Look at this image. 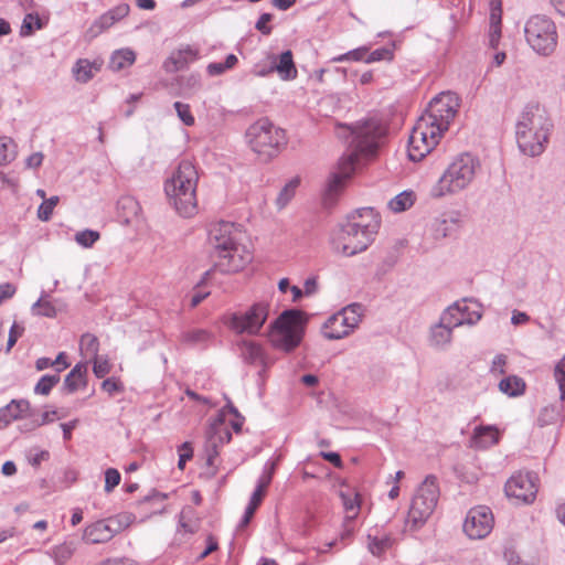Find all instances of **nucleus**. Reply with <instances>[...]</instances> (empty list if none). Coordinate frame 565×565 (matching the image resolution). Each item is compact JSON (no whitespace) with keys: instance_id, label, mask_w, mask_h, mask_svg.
Here are the masks:
<instances>
[{"instance_id":"nucleus-7","label":"nucleus","mask_w":565,"mask_h":565,"mask_svg":"<svg viewBox=\"0 0 565 565\" xmlns=\"http://www.w3.org/2000/svg\"><path fill=\"white\" fill-rule=\"evenodd\" d=\"M306 317L298 309L282 311L268 328V338L271 344L279 350L290 352L301 342Z\"/></svg>"},{"instance_id":"nucleus-57","label":"nucleus","mask_w":565,"mask_h":565,"mask_svg":"<svg viewBox=\"0 0 565 565\" xmlns=\"http://www.w3.org/2000/svg\"><path fill=\"white\" fill-rule=\"evenodd\" d=\"M180 455H179V462H178V467L179 469H183L184 466H185V462L192 458L193 456V450H192V447L190 445V443L185 441L183 443L181 446H180Z\"/></svg>"},{"instance_id":"nucleus-18","label":"nucleus","mask_w":565,"mask_h":565,"mask_svg":"<svg viewBox=\"0 0 565 565\" xmlns=\"http://www.w3.org/2000/svg\"><path fill=\"white\" fill-rule=\"evenodd\" d=\"M107 521L98 520L84 529L83 540L88 544H103L109 542L114 535Z\"/></svg>"},{"instance_id":"nucleus-27","label":"nucleus","mask_w":565,"mask_h":565,"mask_svg":"<svg viewBox=\"0 0 565 565\" xmlns=\"http://www.w3.org/2000/svg\"><path fill=\"white\" fill-rule=\"evenodd\" d=\"M465 310H467V306H461L456 302L443 312L440 319L443 320V323L454 330V328L465 324Z\"/></svg>"},{"instance_id":"nucleus-45","label":"nucleus","mask_w":565,"mask_h":565,"mask_svg":"<svg viewBox=\"0 0 565 565\" xmlns=\"http://www.w3.org/2000/svg\"><path fill=\"white\" fill-rule=\"evenodd\" d=\"M42 29V22L36 14L28 13L22 22L20 34L22 36H28L32 34L33 30Z\"/></svg>"},{"instance_id":"nucleus-25","label":"nucleus","mask_w":565,"mask_h":565,"mask_svg":"<svg viewBox=\"0 0 565 565\" xmlns=\"http://www.w3.org/2000/svg\"><path fill=\"white\" fill-rule=\"evenodd\" d=\"M212 337V333L205 329H189L180 334V341L188 347H205Z\"/></svg>"},{"instance_id":"nucleus-58","label":"nucleus","mask_w":565,"mask_h":565,"mask_svg":"<svg viewBox=\"0 0 565 565\" xmlns=\"http://www.w3.org/2000/svg\"><path fill=\"white\" fill-rule=\"evenodd\" d=\"M24 328L17 322H14L10 329L7 351H10L11 348L17 343L18 339L22 335Z\"/></svg>"},{"instance_id":"nucleus-60","label":"nucleus","mask_w":565,"mask_h":565,"mask_svg":"<svg viewBox=\"0 0 565 565\" xmlns=\"http://www.w3.org/2000/svg\"><path fill=\"white\" fill-rule=\"evenodd\" d=\"M507 364V356L504 354H498L494 356L491 365V372L498 374H504V366Z\"/></svg>"},{"instance_id":"nucleus-59","label":"nucleus","mask_w":565,"mask_h":565,"mask_svg":"<svg viewBox=\"0 0 565 565\" xmlns=\"http://www.w3.org/2000/svg\"><path fill=\"white\" fill-rule=\"evenodd\" d=\"M57 412L56 411H47L44 412L39 419H34L32 422V426L29 429H33L45 424H50L55 420Z\"/></svg>"},{"instance_id":"nucleus-56","label":"nucleus","mask_w":565,"mask_h":565,"mask_svg":"<svg viewBox=\"0 0 565 565\" xmlns=\"http://www.w3.org/2000/svg\"><path fill=\"white\" fill-rule=\"evenodd\" d=\"M273 20V14L270 13H263L258 18L255 29L259 31L260 33L268 35L271 33V26L268 25V23Z\"/></svg>"},{"instance_id":"nucleus-17","label":"nucleus","mask_w":565,"mask_h":565,"mask_svg":"<svg viewBox=\"0 0 565 565\" xmlns=\"http://www.w3.org/2000/svg\"><path fill=\"white\" fill-rule=\"evenodd\" d=\"M459 227V214L456 212L444 213L431 223V233L436 239L451 235Z\"/></svg>"},{"instance_id":"nucleus-53","label":"nucleus","mask_w":565,"mask_h":565,"mask_svg":"<svg viewBox=\"0 0 565 565\" xmlns=\"http://www.w3.org/2000/svg\"><path fill=\"white\" fill-rule=\"evenodd\" d=\"M94 361L93 372L98 379H103L110 372V364L107 359H102L96 356V359H92Z\"/></svg>"},{"instance_id":"nucleus-20","label":"nucleus","mask_w":565,"mask_h":565,"mask_svg":"<svg viewBox=\"0 0 565 565\" xmlns=\"http://www.w3.org/2000/svg\"><path fill=\"white\" fill-rule=\"evenodd\" d=\"M267 488H268V477L259 478L257 481L256 489L252 493L249 503L246 507L245 513L239 523V527H244L250 522L255 511L257 510V508L259 507V504L262 503V501L265 497Z\"/></svg>"},{"instance_id":"nucleus-3","label":"nucleus","mask_w":565,"mask_h":565,"mask_svg":"<svg viewBox=\"0 0 565 565\" xmlns=\"http://www.w3.org/2000/svg\"><path fill=\"white\" fill-rule=\"evenodd\" d=\"M243 234L231 222H217L209 230V243L213 248L215 269L224 274L236 273L252 260L250 253L241 244Z\"/></svg>"},{"instance_id":"nucleus-6","label":"nucleus","mask_w":565,"mask_h":565,"mask_svg":"<svg viewBox=\"0 0 565 565\" xmlns=\"http://www.w3.org/2000/svg\"><path fill=\"white\" fill-rule=\"evenodd\" d=\"M245 138L252 151L263 162L277 157L287 145L285 130L276 127L267 118L252 124L246 130Z\"/></svg>"},{"instance_id":"nucleus-29","label":"nucleus","mask_w":565,"mask_h":565,"mask_svg":"<svg viewBox=\"0 0 565 565\" xmlns=\"http://www.w3.org/2000/svg\"><path fill=\"white\" fill-rule=\"evenodd\" d=\"M241 356L246 363L258 364L264 362V352L260 345L252 341L239 344Z\"/></svg>"},{"instance_id":"nucleus-2","label":"nucleus","mask_w":565,"mask_h":565,"mask_svg":"<svg viewBox=\"0 0 565 565\" xmlns=\"http://www.w3.org/2000/svg\"><path fill=\"white\" fill-rule=\"evenodd\" d=\"M350 131V153L343 157L339 163V173L332 175L328 184L329 192L338 191L343 182L349 179L359 162L360 157H373L380 147V141L385 134V128L377 119H365L345 127Z\"/></svg>"},{"instance_id":"nucleus-28","label":"nucleus","mask_w":565,"mask_h":565,"mask_svg":"<svg viewBox=\"0 0 565 565\" xmlns=\"http://www.w3.org/2000/svg\"><path fill=\"white\" fill-rule=\"evenodd\" d=\"M473 440L477 447L488 448L499 440V431L492 426H481L475 429Z\"/></svg>"},{"instance_id":"nucleus-34","label":"nucleus","mask_w":565,"mask_h":565,"mask_svg":"<svg viewBox=\"0 0 565 565\" xmlns=\"http://www.w3.org/2000/svg\"><path fill=\"white\" fill-rule=\"evenodd\" d=\"M105 521L109 523L108 525L110 526L111 533L115 536L117 533H120L132 524L135 521V515L131 513H120L105 519Z\"/></svg>"},{"instance_id":"nucleus-33","label":"nucleus","mask_w":565,"mask_h":565,"mask_svg":"<svg viewBox=\"0 0 565 565\" xmlns=\"http://www.w3.org/2000/svg\"><path fill=\"white\" fill-rule=\"evenodd\" d=\"M340 498L342 500V504L344 507V510L347 512L345 515V522L353 521L359 512L360 503L358 501V494L351 493V492H340Z\"/></svg>"},{"instance_id":"nucleus-12","label":"nucleus","mask_w":565,"mask_h":565,"mask_svg":"<svg viewBox=\"0 0 565 565\" xmlns=\"http://www.w3.org/2000/svg\"><path fill=\"white\" fill-rule=\"evenodd\" d=\"M363 306L351 303L328 318L323 323L322 332L329 340H339L348 337L361 322Z\"/></svg>"},{"instance_id":"nucleus-13","label":"nucleus","mask_w":565,"mask_h":565,"mask_svg":"<svg viewBox=\"0 0 565 565\" xmlns=\"http://www.w3.org/2000/svg\"><path fill=\"white\" fill-rule=\"evenodd\" d=\"M269 315V303H254L245 312H235L230 318V328L237 333L255 335L259 332Z\"/></svg>"},{"instance_id":"nucleus-10","label":"nucleus","mask_w":565,"mask_h":565,"mask_svg":"<svg viewBox=\"0 0 565 565\" xmlns=\"http://www.w3.org/2000/svg\"><path fill=\"white\" fill-rule=\"evenodd\" d=\"M372 226L370 228L347 220L331 237L333 250L343 256H353L365 250L372 243Z\"/></svg>"},{"instance_id":"nucleus-14","label":"nucleus","mask_w":565,"mask_h":565,"mask_svg":"<svg viewBox=\"0 0 565 565\" xmlns=\"http://www.w3.org/2000/svg\"><path fill=\"white\" fill-rule=\"evenodd\" d=\"M536 476L531 472L513 475L505 483V494L514 499L516 503L530 504L537 493Z\"/></svg>"},{"instance_id":"nucleus-11","label":"nucleus","mask_w":565,"mask_h":565,"mask_svg":"<svg viewBox=\"0 0 565 565\" xmlns=\"http://www.w3.org/2000/svg\"><path fill=\"white\" fill-rule=\"evenodd\" d=\"M439 498V488L437 479L434 476H427L423 483L417 488L408 510L407 523L413 529H418L428 520L434 512Z\"/></svg>"},{"instance_id":"nucleus-35","label":"nucleus","mask_w":565,"mask_h":565,"mask_svg":"<svg viewBox=\"0 0 565 565\" xmlns=\"http://www.w3.org/2000/svg\"><path fill=\"white\" fill-rule=\"evenodd\" d=\"M299 183L300 180L298 178H294L280 190L276 199V204L279 210L284 209L290 202Z\"/></svg>"},{"instance_id":"nucleus-26","label":"nucleus","mask_w":565,"mask_h":565,"mask_svg":"<svg viewBox=\"0 0 565 565\" xmlns=\"http://www.w3.org/2000/svg\"><path fill=\"white\" fill-rule=\"evenodd\" d=\"M452 338V329L439 319V322L430 329V344L436 348L447 347Z\"/></svg>"},{"instance_id":"nucleus-61","label":"nucleus","mask_w":565,"mask_h":565,"mask_svg":"<svg viewBox=\"0 0 565 565\" xmlns=\"http://www.w3.org/2000/svg\"><path fill=\"white\" fill-rule=\"evenodd\" d=\"M501 39V26L494 25L489 29V45L497 49Z\"/></svg>"},{"instance_id":"nucleus-49","label":"nucleus","mask_w":565,"mask_h":565,"mask_svg":"<svg viewBox=\"0 0 565 565\" xmlns=\"http://www.w3.org/2000/svg\"><path fill=\"white\" fill-rule=\"evenodd\" d=\"M173 107L177 111L178 117L185 126H193L195 120L191 114L190 106L188 104H183L181 102H175Z\"/></svg>"},{"instance_id":"nucleus-43","label":"nucleus","mask_w":565,"mask_h":565,"mask_svg":"<svg viewBox=\"0 0 565 565\" xmlns=\"http://www.w3.org/2000/svg\"><path fill=\"white\" fill-rule=\"evenodd\" d=\"M99 236L97 231L84 230L75 234V242L85 248H89L99 239Z\"/></svg>"},{"instance_id":"nucleus-41","label":"nucleus","mask_w":565,"mask_h":565,"mask_svg":"<svg viewBox=\"0 0 565 565\" xmlns=\"http://www.w3.org/2000/svg\"><path fill=\"white\" fill-rule=\"evenodd\" d=\"M413 205V198L412 193L408 192H402L397 195H395L390 202L388 207L393 212H403L406 209L411 207Z\"/></svg>"},{"instance_id":"nucleus-9","label":"nucleus","mask_w":565,"mask_h":565,"mask_svg":"<svg viewBox=\"0 0 565 565\" xmlns=\"http://www.w3.org/2000/svg\"><path fill=\"white\" fill-rule=\"evenodd\" d=\"M527 44L542 56L552 55L557 46V29L555 22L545 14L530 17L524 26Z\"/></svg>"},{"instance_id":"nucleus-38","label":"nucleus","mask_w":565,"mask_h":565,"mask_svg":"<svg viewBox=\"0 0 565 565\" xmlns=\"http://www.w3.org/2000/svg\"><path fill=\"white\" fill-rule=\"evenodd\" d=\"M367 540H369V544H367L369 551L374 556H381L392 544V540L387 535L377 537V536H372L371 534H369Z\"/></svg>"},{"instance_id":"nucleus-23","label":"nucleus","mask_w":565,"mask_h":565,"mask_svg":"<svg viewBox=\"0 0 565 565\" xmlns=\"http://www.w3.org/2000/svg\"><path fill=\"white\" fill-rule=\"evenodd\" d=\"M129 13V6L126 3L118 4L117 7L108 10L106 13L100 15L98 20L94 22L92 25V31L94 29H98L97 32H102L111 25H114L117 21L121 20Z\"/></svg>"},{"instance_id":"nucleus-62","label":"nucleus","mask_w":565,"mask_h":565,"mask_svg":"<svg viewBox=\"0 0 565 565\" xmlns=\"http://www.w3.org/2000/svg\"><path fill=\"white\" fill-rule=\"evenodd\" d=\"M15 290H17L15 286L10 282L1 284L0 285V305L4 300L10 299L15 294Z\"/></svg>"},{"instance_id":"nucleus-8","label":"nucleus","mask_w":565,"mask_h":565,"mask_svg":"<svg viewBox=\"0 0 565 565\" xmlns=\"http://www.w3.org/2000/svg\"><path fill=\"white\" fill-rule=\"evenodd\" d=\"M477 161L468 153L457 157L433 188L434 196H444L466 189L475 178Z\"/></svg>"},{"instance_id":"nucleus-50","label":"nucleus","mask_w":565,"mask_h":565,"mask_svg":"<svg viewBox=\"0 0 565 565\" xmlns=\"http://www.w3.org/2000/svg\"><path fill=\"white\" fill-rule=\"evenodd\" d=\"M369 46H360L358 49H354L352 51H349L348 53H344L338 57L334 58V61L343 62V61H364L366 58V55L369 53Z\"/></svg>"},{"instance_id":"nucleus-15","label":"nucleus","mask_w":565,"mask_h":565,"mask_svg":"<svg viewBox=\"0 0 565 565\" xmlns=\"http://www.w3.org/2000/svg\"><path fill=\"white\" fill-rule=\"evenodd\" d=\"M493 522V515L489 508H472L463 522V532L471 540H480L491 532Z\"/></svg>"},{"instance_id":"nucleus-46","label":"nucleus","mask_w":565,"mask_h":565,"mask_svg":"<svg viewBox=\"0 0 565 565\" xmlns=\"http://www.w3.org/2000/svg\"><path fill=\"white\" fill-rule=\"evenodd\" d=\"M58 201L60 199L56 195L44 200V202L39 206L38 217L43 222H47L51 218L53 210L57 205Z\"/></svg>"},{"instance_id":"nucleus-39","label":"nucleus","mask_w":565,"mask_h":565,"mask_svg":"<svg viewBox=\"0 0 565 565\" xmlns=\"http://www.w3.org/2000/svg\"><path fill=\"white\" fill-rule=\"evenodd\" d=\"M58 382L60 375L56 373L43 375L34 386V393L46 396Z\"/></svg>"},{"instance_id":"nucleus-21","label":"nucleus","mask_w":565,"mask_h":565,"mask_svg":"<svg viewBox=\"0 0 565 565\" xmlns=\"http://www.w3.org/2000/svg\"><path fill=\"white\" fill-rule=\"evenodd\" d=\"M87 366L84 363L76 364L65 376L62 391L65 394H73L81 387L86 386Z\"/></svg>"},{"instance_id":"nucleus-63","label":"nucleus","mask_w":565,"mask_h":565,"mask_svg":"<svg viewBox=\"0 0 565 565\" xmlns=\"http://www.w3.org/2000/svg\"><path fill=\"white\" fill-rule=\"evenodd\" d=\"M66 353L60 352L55 360H52L54 363V367L56 371V374L60 375L62 371L68 367L70 363L66 361Z\"/></svg>"},{"instance_id":"nucleus-52","label":"nucleus","mask_w":565,"mask_h":565,"mask_svg":"<svg viewBox=\"0 0 565 565\" xmlns=\"http://www.w3.org/2000/svg\"><path fill=\"white\" fill-rule=\"evenodd\" d=\"M206 463L214 466L215 458L218 456L217 440L215 436H210L205 445Z\"/></svg>"},{"instance_id":"nucleus-55","label":"nucleus","mask_w":565,"mask_h":565,"mask_svg":"<svg viewBox=\"0 0 565 565\" xmlns=\"http://www.w3.org/2000/svg\"><path fill=\"white\" fill-rule=\"evenodd\" d=\"M102 388L107 392L109 395H114L115 393H119L124 391L122 384L116 380L115 377H108L103 381Z\"/></svg>"},{"instance_id":"nucleus-30","label":"nucleus","mask_w":565,"mask_h":565,"mask_svg":"<svg viewBox=\"0 0 565 565\" xmlns=\"http://www.w3.org/2000/svg\"><path fill=\"white\" fill-rule=\"evenodd\" d=\"M499 388L509 396H519L524 393L525 383L521 377L511 375L500 381Z\"/></svg>"},{"instance_id":"nucleus-40","label":"nucleus","mask_w":565,"mask_h":565,"mask_svg":"<svg viewBox=\"0 0 565 565\" xmlns=\"http://www.w3.org/2000/svg\"><path fill=\"white\" fill-rule=\"evenodd\" d=\"M15 145L9 137H0V166L7 164L15 158Z\"/></svg>"},{"instance_id":"nucleus-1","label":"nucleus","mask_w":565,"mask_h":565,"mask_svg":"<svg viewBox=\"0 0 565 565\" xmlns=\"http://www.w3.org/2000/svg\"><path fill=\"white\" fill-rule=\"evenodd\" d=\"M459 106V97L451 92L440 93L430 100L411 131L407 148L409 160L420 161L438 145L456 117Z\"/></svg>"},{"instance_id":"nucleus-5","label":"nucleus","mask_w":565,"mask_h":565,"mask_svg":"<svg viewBox=\"0 0 565 565\" xmlns=\"http://www.w3.org/2000/svg\"><path fill=\"white\" fill-rule=\"evenodd\" d=\"M198 170L189 160H182L164 182V192L169 203L182 217H192L198 213Z\"/></svg>"},{"instance_id":"nucleus-47","label":"nucleus","mask_w":565,"mask_h":565,"mask_svg":"<svg viewBox=\"0 0 565 565\" xmlns=\"http://www.w3.org/2000/svg\"><path fill=\"white\" fill-rule=\"evenodd\" d=\"M394 57L393 49L380 47L366 55L365 63H374L380 61H392Z\"/></svg>"},{"instance_id":"nucleus-44","label":"nucleus","mask_w":565,"mask_h":565,"mask_svg":"<svg viewBox=\"0 0 565 565\" xmlns=\"http://www.w3.org/2000/svg\"><path fill=\"white\" fill-rule=\"evenodd\" d=\"M75 548L71 543H63L53 548V557L57 564L66 563L73 555Z\"/></svg>"},{"instance_id":"nucleus-48","label":"nucleus","mask_w":565,"mask_h":565,"mask_svg":"<svg viewBox=\"0 0 565 565\" xmlns=\"http://www.w3.org/2000/svg\"><path fill=\"white\" fill-rule=\"evenodd\" d=\"M554 377L558 385L559 398L565 401V356L556 364Z\"/></svg>"},{"instance_id":"nucleus-54","label":"nucleus","mask_w":565,"mask_h":565,"mask_svg":"<svg viewBox=\"0 0 565 565\" xmlns=\"http://www.w3.org/2000/svg\"><path fill=\"white\" fill-rule=\"evenodd\" d=\"M504 558L508 565H533L531 562L523 559L514 548H507Z\"/></svg>"},{"instance_id":"nucleus-22","label":"nucleus","mask_w":565,"mask_h":565,"mask_svg":"<svg viewBox=\"0 0 565 565\" xmlns=\"http://www.w3.org/2000/svg\"><path fill=\"white\" fill-rule=\"evenodd\" d=\"M30 404L28 401H11L7 406L0 408V429L6 428L11 422L23 417V414L29 411Z\"/></svg>"},{"instance_id":"nucleus-4","label":"nucleus","mask_w":565,"mask_h":565,"mask_svg":"<svg viewBox=\"0 0 565 565\" xmlns=\"http://www.w3.org/2000/svg\"><path fill=\"white\" fill-rule=\"evenodd\" d=\"M553 122L539 104L526 105L515 124V138L520 151L529 157L541 156L548 143Z\"/></svg>"},{"instance_id":"nucleus-51","label":"nucleus","mask_w":565,"mask_h":565,"mask_svg":"<svg viewBox=\"0 0 565 565\" xmlns=\"http://www.w3.org/2000/svg\"><path fill=\"white\" fill-rule=\"evenodd\" d=\"M120 482V473L117 469L109 468L105 472V491L111 492Z\"/></svg>"},{"instance_id":"nucleus-36","label":"nucleus","mask_w":565,"mask_h":565,"mask_svg":"<svg viewBox=\"0 0 565 565\" xmlns=\"http://www.w3.org/2000/svg\"><path fill=\"white\" fill-rule=\"evenodd\" d=\"M238 62V58L234 54H228L225 62H213L206 66V72L210 76H218L228 70H232Z\"/></svg>"},{"instance_id":"nucleus-24","label":"nucleus","mask_w":565,"mask_h":565,"mask_svg":"<svg viewBox=\"0 0 565 565\" xmlns=\"http://www.w3.org/2000/svg\"><path fill=\"white\" fill-rule=\"evenodd\" d=\"M348 221L353 223L365 225L372 230V241L380 228V217L372 207H363L348 216Z\"/></svg>"},{"instance_id":"nucleus-42","label":"nucleus","mask_w":565,"mask_h":565,"mask_svg":"<svg viewBox=\"0 0 565 565\" xmlns=\"http://www.w3.org/2000/svg\"><path fill=\"white\" fill-rule=\"evenodd\" d=\"M32 310L35 315L54 318L56 316V309L54 305L46 299V297H41L33 306Z\"/></svg>"},{"instance_id":"nucleus-31","label":"nucleus","mask_w":565,"mask_h":565,"mask_svg":"<svg viewBox=\"0 0 565 565\" xmlns=\"http://www.w3.org/2000/svg\"><path fill=\"white\" fill-rule=\"evenodd\" d=\"M136 55L134 51L129 49H122L116 51L109 61V66L113 71H120L127 66H130L135 62Z\"/></svg>"},{"instance_id":"nucleus-64","label":"nucleus","mask_w":565,"mask_h":565,"mask_svg":"<svg viewBox=\"0 0 565 565\" xmlns=\"http://www.w3.org/2000/svg\"><path fill=\"white\" fill-rule=\"evenodd\" d=\"M179 525L185 532L193 534V533L198 532V530L200 527V521L199 520H190V521L185 520V522H184L183 520L179 519Z\"/></svg>"},{"instance_id":"nucleus-32","label":"nucleus","mask_w":565,"mask_h":565,"mask_svg":"<svg viewBox=\"0 0 565 565\" xmlns=\"http://www.w3.org/2000/svg\"><path fill=\"white\" fill-rule=\"evenodd\" d=\"M79 350L83 356L87 359H96L99 351V341L97 337L92 333H84L81 337Z\"/></svg>"},{"instance_id":"nucleus-37","label":"nucleus","mask_w":565,"mask_h":565,"mask_svg":"<svg viewBox=\"0 0 565 565\" xmlns=\"http://www.w3.org/2000/svg\"><path fill=\"white\" fill-rule=\"evenodd\" d=\"M94 68L96 71L98 70L97 67H95V64L90 63L88 60H78L73 68V72L78 82L86 83L93 78Z\"/></svg>"},{"instance_id":"nucleus-19","label":"nucleus","mask_w":565,"mask_h":565,"mask_svg":"<svg viewBox=\"0 0 565 565\" xmlns=\"http://www.w3.org/2000/svg\"><path fill=\"white\" fill-rule=\"evenodd\" d=\"M270 70H275L279 77L284 81L295 79L297 77V68L294 63L291 51L282 52L278 58L271 57Z\"/></svg>"},{"instance_id":"nucleus-16","label":"nucleus","mask_w":565,"mask_h":565,"mask_svg":"<svg viewBox=\"0 0 565 565\" xmlns=\"http://www.w3.org/2000/svg\"><path fill=\"white\" fill-rule=\"evenodd\" d=\"M199 57V50L184 45L173 51L170 56L164 61L163 67L168 73H174L188 67L191 63Z\"/></svg>"}]
</instances>
